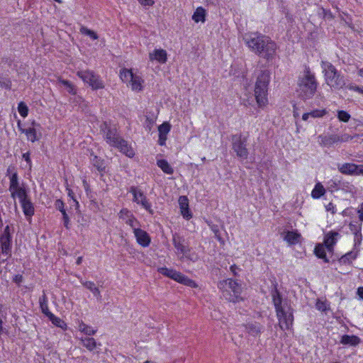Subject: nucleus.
<instances>
[{"instance_id": "c03bdc74", "label": "nucleus", "mask_w": 363, "mask_h": 363, "mask_svg": "<svg viewBox=\"0 0 363 363\" xmlns=\"http://www.w3.org/2000/svg\"><path fill=\"white\" fill-rule=\"evenodd\" d=\"M18 111L20 115L23 118H26L28 114V108L27 105L23 101L18 104Z\"/></svg>"}, {"instance_id": "6e6552de", "label": "nucleus", "mask_w": 363, "mask_h": 363, "mask_svg": "<svg viewBox=\"0 0 363 363\" xmlns=\"http://www.w3.org/2000/svg\"><path fill=\"white\" fill-rule=\"evenodd\" d=\"M326 185L327 189L330 192L341 190L345 193L354 195L357 191L355 186L352 184L344 179H338L337 177L330 179Z\"/></svg>"}, {"instance_id": "b1692460", "label": "nucleus", "mask_w": 363, "mask_h": 363, "mask_svg": "<svg viewBox=\"0 0 363 363\" xmlns=\"http://www.w3.org/2000/svg\"><path fill=\"white\" fill-rule=\"evenodd\" d=\"M361 342V340L356 335H344L342 336L340 343L342 345H349L357 346Z\"/></svg>"}, {"instance_id": "a878e982", "label": "nucleus", "mask_w": 363, "mask_h": 363, "mask_svg": "<svg viewBox=\"0 0 363 363\" xmlns=\"http://www.w3.org/2000/svg\"><path fill=\"white\" fill-rule=\"evenodd\" d=\"M358 250H352L348 252L345 255H342L339 259V262L343 264H350L353 260H354L357 256Z\"/></svg>"}, {"instance_id": "aec40b11", "label": "nucleus", "mask_w": 363, "mask_h": 363, "mask_svg": "<svg viewBox=\"0 0 363 363\" xmlns=\"http://www.w3.org/2000/svg\"><path fill=\"white\" fill-rule=\"evenodd\" d=\"M150 60H156L161 64H164L167 60V53L165 50L163 49H155L152 52L149 54Z\"/></svg>"}, {"instance_id": "c756f323", "label": "nucleus", "mask_w": 363, "mask_h": 363, "mask_svg": "<svg viewBox=\"0 0 363 363\" xmlns=\"http://www.w3.org/2000/svg\"><path fill=\"white\" fill-rule=\"evenodd\" d=\"M325 194V189L323 184L320 182L317 183L311 192V196L313 199H320L322 196Z\"/></svg>"}, {"instance_id": "bb28decb", "label": "nucleus", "mask_w": 363, "mask_h": 363, "mask_svg": "<svg viewBox=\"0 0 363 363\" xmlns=\"http://www.w3.org/2000/svg\"><path fill=\"white\" fill-rule=\"evenodd\" d=\"M39 304L42 313L48 316L50 313H52L48 308V297L43 291V295L39 298Z\"/></svg>"}, {"instance_id": "4c0bfd02", "label": "nucleus", "mask_w": 363, "mask_h": 363, "mask_svg": "<svg viewBox=\"0 0 363 363\" xmlns=\"http://www.w3.org/2000/svg\"><path fill=\"white\" fill-rule=\"evenodd\" d=\"M59 82L66 87L67 91L69 94H73V95L76 94V93H77L76 87L69 81L66 80V79H60Z\"/></svg>"}, {"instance_id": "0eeeda50", "label": "nucleus", "mask_w": 363, "mask_h": 363, "mask_svg": "<svg viewBox=\"0 0 363 363\" xmlns=\"http://www.w3.org/2000/svg\"><path fill=\"white\" fill-rule=\"evenodd\" d=\"M157 272L164 277L170 278L185 286H190L191 288H196L198 286L197 284L194 280L174 269H169L166 267H159Z\"/></svg>"}, {"instance_id": "9d476101", "label": "nucleus", "mask_w": 363, "mask_h": 363, "mask_svg": "<svg viewBox=\"0 0 363 363\" xmlns=\"http://www.w3.org/2000/svg\"><path fill=\"white\" fill-rule=\"evenodd\" d=\"M77 75L82 81L88 84L93 90L101 89L104 88V84L101 77L91 70L78 71Z\"/></svg>"}, {"instance_id": "58836bf2", "label": "nucleus", "mask_w": 363, "mask_h": 363, "mask_svg": "<svg viewBox=\"0 0 363 363\" xmlns=\"http://www.w3.org/2000/svg\"><path fill=\"white\" fill-rule=\"evenodd\" d=\"M83 285L86 289L90 290L95 296H96L97 298L101 297L100 291L98 289V287L95 286V284L93 281H86L83 284Z\"/></svg>"}, {"instance_id": "473e14b6", "label": "nucleus", "mask_w": 363, "mask_h": 363, "mask_svg": "<svg viewBox=\"0 0 363 363\" xmlns=\"http://www.w3.org/2000/svg\"><path fill=\"white\" fill-rule=\"evenodd\" d=\"M315 255L320 259H323L325 262H328L329 260L326 257L325 249L323 245L318 244L315 246L314 250Z\"/></svg>"}, {"instance_id": "ddd939ff", "label": "nucleus", "mask_w": 363, "mask_h": 363, "mask_svg": "<svg viewBox=\"0 0 363 363\" xmlns=\"http://www.w3.org/2000/svg\"><path fill=\"white\" fill-rule=\"evenodd\" d=\"M31 127L28 128H23L21 127V121H18V127L19 130L25 133L27 136L28 140L32 143H34L40 139V137L37 135V128H40V125L39 123H36L35 121H33L31 123Z\"/></svg>"}, {"instance_id": "cd10ccee", "label": "nucleus", "mask_w": 363, "mask_h": 363, "mask_svg": "<svg viewBox=\"0 0 363 363\" xmlns=\"http://www.w3.org/2000/svg\"><path fill=\"white\" fill-rule=\"evenodd\" d=\"M157 164L165 174H172L174 173V169L166 160H158Z\"/></svg>"}, {"instance_id": "69168bd1", "label": "nucleus", "mask_w": 363, "mask_h": 363, "mask_svg": "<svg viewBox=\"0 0 363 363\" xmlns=\"http://www.w3.org/2000/svg\"><path fill=\"white\" fill-rule=\"evenodd\" d=\"M316 307L318 310L322 311H325L327 309L325 303L322 301L317 302Z\"/></svg>"}, {"instance_id": "c85d7f7f", "label": "nucleus", "mask_w": 363, "mask_h": 363, "mask_svg": "<svg viewBox=\"0 0 363 363\" xmlns=\"http://www.w3.org/2000/svg\"><path fill=\"white\" fill-rule=\"evenodd\" d=\"M11 195L13 199H15L17 196L20 200V203L28 199L26 189L22 187L12 191L11 192Z\"/></svg>"}, {"instance_id": "423d86ee", "label": "nucleus", "mask_w": 363, "mask_h": 363, "mask_svg": "<svg viewBox=\"0 0 363 363\" xmlns=\"http://www.w3.org/2000/svg\"><path fill=\"white\" fill-rule=\"evenodd\" d=\"M321 67L324 72L326 84L328 86L335 89H340L345 85L343 76L340 74L332 63L323 61Z\"/></svg>"}, {"instance_id": "09e8293b", "label": "nucleus", "mask_w": 363, "mask_h": 363, "mask_svg": "<svg viewBox=\"0 0 363 363\" xmlns=\"http://www.w3.org/2000/svg\"><path fill=\"white\" fill-rule=\"evenodd\" d=\"M337 118L340 121L346 123L349 121L350 115L345 111H338Z\"/></svg>"}, {"instance_id": "393cba45", "label": "nucleus", "mask_w": 363, "mask_h": 363, "mask_svg": "<svg viewBox=\"0 0 363 363\" xmlns=\"http://www.w3.org/2000/svg\"><path fill=\"white\" fill-rule=\"evenodd\" d=\"M21 203L23 213L26 217L30 218L31 216H33L34 215L35 208H34L33 204L32 203V202L30 201V200L29 199L21 202Z\"/></svg>"}, {"instance_id": "4468645a", "label": "nucleus", "mask_w": 363, "mask_h": 363, "mask_svg": "<svg viewBox=\"0 0 363 363\" xmlns=\"http://www.w3.org/2000/svg\"><path fill=\"white\" fill-rule=\"evenodd\" d=\"M338 170L344 174H363V164H355L353 163H345L338 165Z\"/></svg>"}, {"instance_id": "864d4df0", "label": "nucleus", "mask_w": 363, "mask_h": 363, "mask_svg": "<svg viewBox=\"0 0 363 363\" xmlns=\"http://www.w3.org/2000/svg\"><path fill=\"white\" fill-rule=\"evenodd\" d=\"M349 228H350V230H351V232L353 233V234L354 235L355 233H360L361 232V230H362V223H350L349 224Z\"/></svg>"}, {"instance_id": "49530a36", "label": "nucleus", "mask_w": 363, "mask_h": 363, "mask_svg": "<svg viewBox=\"0 0 363 363\" xmlns=\"http://www.w3.org/2000/svg\"><path fill=\"white\" fill-rule=\"evenodd\" d=\"M170 129L171 125L167 122L163 123L158 127L159 133H162L164 135H167L168 133L170 131Z\"/></svg>"}, {"instance_id": "412c9836", "label": "nucleus", "mask_w": 363, "mask_h": 363, "mask_svg": "<svg viewBox=\"0 0 363 363\" xmlns=\"http://www.w3.org/2000/svg\"><path fill=\"white\" fill-rule=\"evenodd\" d=\"M179 204L182 216L186 220L191 218L192 214L189 211L188 198L186 196H180Z\"/></svg>"}, {"instance_id": "bf43d9fd", "label": "nucleus", "mask_w": 363, "mask_h": 363, "mask_svg": "<svg viewBox=\"0 0 363 363\" xmlns=\"http://www.w3.org/2000/svg\"><path fill=\"white\" fill-rule=\"evenodd\" d=\"M186 259L192 261V262H196L199 259V257L196 253L193 254H189L187 252L186 255H183Z\"/></svg>"}, {"instance_id": "774afa93", "label": "nucleus", "mask_w": 363, "mask_h": 363, "mask_svg": "<svg viewBox=\"0 0 363 363\" xmlns=\"http://www.w3.org/2000/svg\"><path fill=\"white\" fill-rule=\"evenodd\" d=\"M357 294L360 298L363 299V286L359 287L357 289Z\"/></svg>"}, {"instance_id": "8fccbe9b", "label": "nucleus", "mask_w": 363, "mask_h": 363, "mask_svg": "<svg viewBox=\"0 0 363 363\" xmlns=\"http://www.w3.org/2000/svg\"><path fill=\"white\" fill-rule=\"evenodd\" d=\"M326 113L327 111L325 109H315L309 112L310 116L313 118H320Z\"/></svg>"}, {"instance_id": "9b49d317", "label": "nucleus", "mask_w": 363, "mask_h": 363, "mask_svg": "<svg viewBox=\"0 0 363 363\" xmlns=\"http://www.w3.org/2000/svg\"><path fill=\"white\" fill-rule=\"evenodd\" d=\"M247 140L242 138L241 134H236L232 136V147L236 155L240 159L247 158L249 152L246 147Z\"/></svg>"}, {"instance_id": "f3484780", "label": "nucleus", "mask_w": 363, "mask_h": 363, "mask_svg": "<svg viewBox=\"0 0 363 363\" xmlns=\"http://www.w3.org/2000/svg\"><path fill=\"white\" fill-rule=\"evenodd\" d=\"M113 147L118 149L120 152L128 157H133L135 155V151L133 147L122 138Z\"/></svg>"}, {"instance_id": "e2e57ef3", "label": "nucleus", "mask_w": 363, "mask_h": 363, "mask_svg": "<svg viewBox=\"0 0 363 363\" xmlns=\"http://www.w3.org/2000/svg\"><path fill=\"white\" fill-rule=\"evenodd\" d=\"M23 158L25 160V161L28 164L29 167H31V160L30 157V152H27L26 153L23 154Z\"/></svg>"}, {"instance_id": "79ce46f5", "label": "nucleus", "mask_w": 363, "mask_h": 363, "mask_svg": "<svg viewBox=\"0 0 363 363\" xmlns=\"http://www.w3.org/2000/svg\"><path fill=\"white\" fill-rule=\"evenodd\" d=\"M80 33L89 36L93 40H96L99 38L98 35L94 31L87 28L85 26H82L80 28Z\"/></svg>"}, {"instance_id": "e433bc0d", "label": "nucleus", "mask_w": 363, "mask_h": 363, "mask_svg": "<svg viewBox=\"0 0 363 363\" xmlns=\"http://www.w3.org/2000/svg\"><path fill=\"white\" fill-rule=\"evenodd\" d=\"M9 179H10L9 191L11 192L13 190H16V189L20 188L17 172H13L10 176Z\"/></svg>"}, {"instance_id": "1a4fd4ad", "label": "nucleus", "mask_w": 363, "mask_h": 363, "mask_svg": "<svg viewBox=\"0 0 363 363\" xmlns=\"http://www.w3.org/2000/svg\"><path fill=\"white\" fill-rule=\"evenodd\" d=\"M100 131L106 143L113 146L121 138L118 133L116 125L111 122L104 121L100 125Z\"/></svg>"}, {"instance_id": "3c124183", "label": "nucleus", "mask_w": 363, "mask_h": 363, "mask_svg": "<svg viewBox=\"0 0 363 363\" xmlns=\"http://www.w3.org/2000/svg\"><path fill=\"white\" fill-rule=\"evenodd\" d=\"M125 223L133 228V233L135 232V229H140L139 228H136V225H139V223L134 216L128 218V220H125Z\"/></svg>"}, {"instance_id": "39448f33", "label": "nucleus", "mask_w": 363, "mask_h": 363, "mask_svg": "<svg viewBox=\"0 0 363 363\" xmlns=\"http://www.w3.org/2000/svg\"><path fill=\"white\" fill-rule=\"evenodd\" d=\"M218 288L222 291L223 296L230 302L237 303L242 300L240 296L242 286L237 281L232 279L220 281Z\"/></svg>"}, {"instance_id": "7ed1b4c3", "label": "nucleus", "mask_w": 363, "mask_h": 363, "mask_svg": "<svg viewBox=\"0 0 363 363\" xmlns=\"http://www.w3.org/2000/svg\"><path fill=\"white\" fill-rule=\"evenodd\" d=\"M318 84L315 74L311 71L309 67H305L303 74L298 79V96L303 100L311 99L317 91Z\"/></svg>"}, {"instance_id": "5701e85b", "label": "nucleus", "mask_w": 363, "mask_h": 363, "mask_svg": "<svg viewBox=\"0 0 363 363\" xmlns=\"http://www.w3.org/2000/svg\"><path fill=\"white\" fill-rule=\"evenodd\" d=\"M320 145L324 147H330L338 143L337 135H320Z\"/></svg>"}, {"instance_id": "2eb2a0df", "label": "nucleus", "mask_w": 363, "mask_h": 363, "mask_svg": "<svg viewBox=\"0 0 363 363\" xmlns=\"http://www.w3.org/2000/svg\"><path fill=\"white\" fill-rule=\"evenodd\" d=\"M340 236V234L335 231H330L325 234L324 237V245L328 252H332L333 251V247Z\"/></svg>"}, {"instance_id": "dca6fc26", "label": "nucleus", "mask_w": 363, "mask_h": 363, "mask_svg": "<svg viewBox=\"0 0 363 363\" xmlns=\"http://www.w3.org/2000/svg\"><path fill=\"white\" fill-rule=\"evenodd\" d=\"M172 242L177 253L186 255L189 252L190 250L187 245H185V240L184 238L179 236L178 234L173 235Z\"/></svg>"}, {"instance_id": "6e6d98bb", "label": "nucleus", "mask_w": 363, "mask_h": 363, "mask_svg": "<svg viewBox=\"0 0 363 363\" xmlns=\"http://www.w3.org/2000/svg\"><path fill=\"white\" fill-rule=\"evenodd\" d=\"M337 138H338V143L347 142L350 140H352L353 138V137H352L351 135H350L347 133H344V134H342L341 135H337Z\"/></svg>"}, {"instance_id": "6ab92c4d", "label": "nucleus", "mask_w": 363, "mask_h": 363, "mask_svg": "<svg viewBox=\"0 0 363 363\" xmlns=\"http://www.w3.org/2000/svg\"><path fill=\"white\" fill-rule=\"evenodd\" d=\"M244 326L247 333L253 337L259 336L264 330V326L257 322L247 323Z\"/></svg>"}, {"instance_id": "4d7b16f0", "label": "nucleus", "mask_w": 363, "mask_h": 363, "mask_svg": "<svg viewBox=\"0 0 363 363\" xmlns=\"http://www.w3.org/2000/svg\"><path fill=\"white\" fill-rule=\"evenodd\" d=\"M62 220H63L64 226L67 229H69V218L67 212L65 213H62Z\"/></svg>"}, {"instance_id": "052dcab7", "label": "nucleus", "mask_w": 363, "mask_h": 363, "mask_svg": "<svg viewBox=\"0 0 363 363\" xmlns=\"http://www.w3.org/2000/svg\"><path fill=\"white\" fill-rule=\"evenodd\" d=\"M167 140V135L159 133L158 144L160 145H164Z\"/></svg>"}, {"instance_id": "a211bd4d", "label": "nucleus", "mask_w": 363, "mask_h": 363, "mask_svg": "<svg viewBox=\"0 0 363 363\" xmlns=\"http://www.w3.org/2000/svg\"><path fill=\"white\" fill-rule=\"evenodd\" d=\"M134 235L139 245L145 247L150 245L151 239L146 231L140 228L135 229Z\"/></svg>"}, {"instance_id": "de8ad7c7", "label": "nucleus", "mask_w": 363, "mask_h": 363, "mask_svg": "<svg viewBox=\"0 0 363 363\" xmlns=\"http://www.w3.org/2000/svg\"><path fill=\"white\" fill-rule=\"evenodd\" d=\"M362 240V233H355L354 235V250H358L359 251V247L361 245Z\"/></svg>"}, {"instance_id": "338daca9", "label": "nucleus", "mask_w": 363, "mask_h": 363, "mask_svg": "<svg viewBox=\"0 0 363 363\" xmlns=\"http://www.w3.org/2000/svg\"><path fill=\"white\" fill-rule=\"evenodd\" d=\"M357 213L359 214V219L361 222L363 221V202L359 206Z\"/></svg>"}, {"instance_id": "f8f14e48", "label": "nucleus", "mask_w": 363, "mask_h": 363, "mask_svg": "<svg viewBox=\"0 0 363 363\" xmlns=\"http://www.w3.org/2000/svg\"><path fill=\"white\" fill-rule=\"evenodd\" d=\"M129 192L133 196V201L142 206L149 213L153 214L154 210L152 208L151 203L149 201L144 193L138 187L131 186Z\"/></svg>"}, {"instance_id": "0e129e2a", "label": "nucleus", "mask_w": 363, "mask_h": 363, "mask_svg": "<svg viewBox=\"0 0 363 363\" xmlns=\"http://www.w3.org/2000/svg\"><path fill=\"white\" fill-rule=\"evenodd\" d=\"M23 277L21 274H16L13 279V282L16 284L20 285V284L23 281Z\"/></svg>"}, {"instance_id": "f03ea898", "label": "nucleus", "mask_w": 363, "mask_h": 363, "mask_svg": "<svg viewBox=\"0 0 363 363\" xmlns=\"http://www.w3.org/2000/svg\"><path fill=\"white\" fill-rule=\"evenodd\" d=\"M272 301L279 320V325L282 330H289L294 322L293 308L286 302H282V297L277 289V284H274L271 290Z\"/></svg>"}, {"instance_id": "680f3d73", "label": "nucleus", "mask_w": 363, "mask_h": 363, "mask_svg": "<svg viewBox=\"0 0 363 363\" xmlns=\"http://www.w3.org/2000/svg\"><path fill=\"white\" fill-rule=\"evenodd\" d=\"M142 6H152L155 4L154 0H138Z\"/></svg>"}, {"instance_id": "13d9d810", "label": "nucleus", "mask_w": 363, "mask_h": 363, "mask_svg": "<svg viewBox=\"0 0 363 363\" xmlns=\"http://www.w3.org/2000/svg\"><path fill=\"white\" fill-rule=\"evenodd\" d=\"M325 209L327 211L331 212L332 214H335L336 213V207L332 202H330L325 206Z\"/></svg>"}, {"instance_id": "20e7f679", "label": "nucleus", "mask_w": 363, "mask_h": 363, "mask_svg": "<svg viewBox=\"0 0 363 363\" xmlns=\"http://www.w3.org/2000/svg\"><path fill=\"white\" fill-rule=\"evenodd\" d=\"M270 81V74L267 70L261 71L258 75L255 86V96L259 107H264L268 104V86Z\"/></svg>"}, {"instance_id": "72a5a7b5", "label": "nucleus", "mask_w": 363, "mask_h": 363, "mask_svg": "<svg viewBox=\"0 0 363 363\" xmlns=\"http://www.w3.org/2000/svg\"><path fill=\"white\" fill-rule=\"evenodd\" d=\"M79 330L86 335L91 336L96 333V330L93 329L91 326L81 322L78 326Z\"/></svg>"}, {"instance_id": "a19ab883", "label": "nucleus", "mask_w": 363, "mask_h": 363, "mask_svg": "<svg viewBox=\"0 0 363 363\" xmlns=\"http://www.w3.org/2000/svg\"><path fill=\"white\" fill-rule=\"evenodd\" d=\"M142 81L143 80H142V79L140 77L136 76V75H133V79H131V80H130L132 89L133 90H141V89H142V85H141Z\"/></svg>"}, {"instance_id": "4be33fe9", "label": "nucleus", "mask_w": 363, "mask_h": 363, "mask_svg": "<svg viewBox=\"0 0 363 363\" xmlns=\"http://www.w3.org/2000/svg\"><path fill=\"white\" fill-rule=\"evenodd\" d=\"M0 243L1 255L6 257L10 256L11 251V238H8L7 235H1L0 237Z\"/></svg>"}, {"instance_id": "603ef678", "label": "nucleus", "mask_w": 363, "mask_h": 363, "mask_svg": "<svg viewBox=\"0 0 363 363\" xmlns=\"http://www.w3.org/2000/svg\"><path fill=\"white\" fill-rule=\"evenodd\" d=\"M119 218L123 219V220H128L130 217H131L133 213L127 208H123L118 213Z\"/></svg>"}, {"instance_id": "37998d69", "label": "nucleus", "mask_w": 363, "mask_h": 363, "mask_svg": "<svg viewBox=\"0 0 363 363\" xmlns=\"http://www.w3.org/2000/svg\"><path fill=\"white\" fill-rule=\"evenodd\" d=\"M47 317L52 324L57 327L63 328V325H65L64 321H62L60 318L56 317L53 313H50V315Z\"/></svg>"}, {"instance_id": "2f4dec72", "label": "nucleus", "mask_w": 363, "mask_h": 363, "mask_svg": "<svg viewBox=\"0 0 363 363\" xmlns=\"http://www.w3.org/2000/svg\"><path fill=\"white\" fill-rule=\"evenodd\" d=\"M81 342L82 345L89 351H93L96 347V342L93 337H82Z\"/></svg>"}, {"instance_id": "5fc2aeb1", "label": "nucleus", "mask_w": 363, "mask_h": 363, "mask_svg": "<svg viewBox=\"0 0 363 363\" xmlns=\"http://www.w3.org/2000/svg\"><path fill=\"white\" fill-rule=\"evenodd\" d=\"M55 208L60 211L62 213H66V209L65 208V203L61 199H57L55 202Z\"/></svg>"}, {"instance_id": "a18cd8bd", "label": "nucleus", "mask_w": 363, "mask_h": 363, "mask_svg": "<svg viewBox=\"0 0 363 363\" xmlns=\"http://www.w3.org/2000/svg\"><path fill=\"white\" fill-rule=\"evenodd\" d=\"M208 225L210 226L211 230L213 232L216 238L220 242H223V240L220 236V233L219 230V227L217 225L209 223Z\"/></svg>"}, {"instance_id": "ea45409f", "label": "nucleus", "mask_w": 363, "mask_h": 363, "mask_svg": "<svg viewBox=\"0 0 363 363\" xmlns=\"http://www.w3.org/2000/svg\"><path fill=\"white\" fill-rule=\"evenodd\" d=\"M133 75L132 71L127 69H123L120 73V77L124 82H130Z\"/></svg>"}, {"instance_id": "f257e3e1", "label": "nucleus", "mask_w": 363, "mask_h": 363, "mask_svg": "<svg viewBox=\"0 0 363 363\" xmlns=\"http://www.w3.org/2000/svg\"><path fill=\"white\" fill-rule=\"evenodd\" d=\"M247 47L255 54L267 60L274 59L277 43L270 37L259 33H251L243 38Z\"/></svg>"}, {"instance_id": "c9c22d12", "label": "nucleus", "mask_w": 363, "mask_h": 363, "mask_svg": "<svg viewBox=\"0 0 363 363\" xmlns=\"http://www.w3.org/2000/svg\"><path fill=\"white\" fill-rule=\"evenodd\" d=\"M92 164L99 171L103 172L106 169V165L103 160H101L97 156L94 155L91 159Z\"/></svg>"}, {"instance_id": "f704fd0d", "label": "nucleus", "mask_w": 363, "mask_h": 363, "mask_svg": "<svg viewBox=\"0 0 363 363\" xmlns=\"http://www.w3.org/2000/svg\"><path fill=\"white\" fill-rule=\"evenodd\" d=\"M300 234L295 233L294 231H288L286 236L285 240L291 245H294L298 242V240L300 238Z\"/></svg>"}, {"instance_id": "7c9ffc66", "label": "nucleus", "mask_w": 363, "mask_h": 363, "mask_svg": "<svg viewBox=\"0 0 363 363\" xmlns=\"http://www.w3.org/2000/svg\"><path fill=\"white\" fill-rule=\"evenodd\" d=\"M206 17V10L203 7H198L194 11L192 19L196 22L199 23V21L204 22Z\"/></svg>"}]
</instances>
